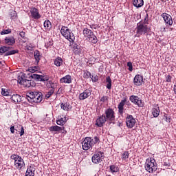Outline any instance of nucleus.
<instances>
[{"instance_id": "obj_11", "label": "nucleus", "mask_w": 176, "mask_h": 176, "mask_svg": "<svg viewBox=\"0 0 176 176\" xmlns=\"http://www.w3.org/2000/svg\"><path fill=\"white\" fill-rule=\"evenodd\" d=\"M107 122H108V120L105 118V115L102 114L96 119L95 125L97 127H103Z\"/></svg>"}, {"instance_id": "obj_57", "label": "nucleus", "mask_w": 176, "mask_h": 176, "mask_svg": "<svg viewBox=\"0 0 176 176\" xmlns=\"http://www.w3.org/2000/svg\"><path fill=\"white\" fill-rule=\"evenodd\" d=\"M161 31H162V32H166V28H161Z\"/></svg>"}, {"instance_id": "obj_41", "label": "nucleus", "mask_w": 176, "mask_h": 176, "mask_svg": "<svg viewBox=\"0 0 176 176\" xmlns=\"http://www.w3.org/2000/svg\"><path fill=\"white\" fill-rule=\"evenodd\" d=\"M127 102L126 98H124L121 102L119 103L118 108H124V105H126V102Z\"/></svg>"}, {"instance_id": "obj_50", "label": "nucleus", "mask_w": 176, "mask_h": 176, "mask_svg": "<svg viewBox=\"0 0 176 176\" xmlns=\"http://www.w3.org/2000/svg\"><path fill=\"white\" fill-rule=\"evenodd\" d=\"M173 77H171L170 75H168L166 76V82H171V79Z\"/></svg>"}, {"instance_id": "obj_53", "label": "nucleus", "mask_w": 176, "mask_h": 176, "mask_svg": "<svg viewBox=\"0 0 176 176\" xmlns=\"http://www.w3.org/2000/svg\"><path fill=\"white\" fill-rule=\"evenodd\" d=\"M19 35H20L21 38H25V32H24L23 31L19 33Z\"/></svg>"}, {"instance_id": "obj_38", "label": "nucleus", "mask_w": 176, "mask_h": 176, "mask_svg": "<svg viewBox=\"0 0 176 176\" xmlns=\"http://www.w3.org/2000/svg\"><path fill=\"white\" fill-rule=\"evenodd\" d=\"M10 16L12 20H16L17 19V12L15 10H11L10 12Z\"/></svg>"}, {"instance_id": "obj_63", "label": "nucleus", "mask_w": 176, "mask_h": 176, "mask_svg": "<svg viewBox=\"0 0 176 176\" xmlns=\"http://www.w3.org/2000/svg\"><path fill=\"white\" fill-rule=\"evenodd\" d=\"M0 43H1V41H0Z\"/></svg>"}, {"instance_id": "obj_15", "label": "nucleus", "mask_w": 176, "mask_h": 176, "mask_svg": "<svg viewBox=\"0 0 176 176\" xmlns=\"http://www.w3.org/2000/svg\"><path fill=\"white\" fill-rule=\"evenodd\" d=\"M65 128L58 126L57 125L55 126H52L50 127V131L52 133L55 132V133H60V131H63L64 134H67V131L65 130Z\"/></svg>"}, {"instance_id": "obj_47", "label": "nucleus", "mask_w": 176, "mask_h": 176, "mask_svg": "<svg viewBox=\"0 0 176 176\" xmlns=\"http://www.w3.org/2000/svg\"><path fill=\"white\" fill-rule=\"evenodd\" d=\"M38 66H34V67H30L29 68V71L30 72H32V74H34V72H35L36 71H38Z\"/></svg>"}, {"instance_id": "obj_54", "label": "nucleus", "mask_w": 176, "mask_h": 176, "mask_svg": "<svg viewBox=\"0 0 176 176\" xmlns=\"http://www.w3.org/2000/svg\"><path fill=\"white\" fill-rule=\"evenodd\" d=\"M20 135H21V137L24 135V127L23 126H21V128Z\"/></svg>"}, {"instance_id": "obj_10", "label": "nucleus", "mask_w": 176, "mask_h": 176, "mask_svg": "<svg viewBox=\"0 0 176 176\" xmlns=\"http://www.w3.org/2000/svg\"><path fill=\"white\" fill-rule=\"evenodd\" d=\"M126 127L128 129H133L135 126V119L133 117L132 115L127 114L126 118Z\"/></svg>"}, {"instance_id": "obj_48", "label": "nucleus", "mask_w": 176, "mask_h": 176, "mask_svg": "<svg viewBox=\"0 0 176 176\" xmlns=\"http://www.w3.org/2000/svg\"><path fill=\"white\" fill-rule=\"evenodd\" d=\"M164 118H165V120L167 123H170L171 122V117L167 116V114H164Z\"/></svg>"}, {"instance_id": "obj_21", "label": "nucleus", "mask_w": 176, "mask_h": 176, "mask_svg": "<svg viewBox=\"0 0 176 176\" xmlns=\"http://www.w3.org/2000/svg\"><path fill=\"white\" fill-rule=\"evenodd\" d=\"M36 93V92H30L26 95V99L30 104H34Z\"/></svg>"}, {"instance_id": "obj_49", "label": "nucleus", "mask_w": 176, "mask_h": 176, "mask_svg": "<svg viewBox=\"0 0 176 176\" xmlns=\"http://www.w3.org/2000/svg\"><path fill=\"white\" fill-rule=\"evenodd\" d=\"M127 67H129V71L131 72V71H133V63L131 62H128Z\"/></svg>"}, {"instance_id": "obj_6", "label": "nucleus", "mask_w": 176, "mask_h": 176, "mask_svg": "<svg viewBox=\"0 0 176 176\" xmlns=\"http://www.w3.org/2000/svg\"><path fill=\"white\" fill-rule=\"evenodd\" d=\"M104 118L107 119V122L112 123L115 122V111L111 108H109L104 111Z\"/></svg>"}, {"instance_id": "obj_37", "label": "nucleus", "mask_w": 176, "mask_h": 176, "mask_svg": "<svg viewBox=\"0 0 176 176\" xmlns=\"http://www.w3.org/2000/svg\"><path fill=\"white\" fill-rule=\"evenodd\" d=\"M46 86L47 89H52L54 90L56 89V84H54L52 80L48 81L46 84Z\"/></svg>"}, {"instance_id": "obj_5", "label": "nucleus", "mask_w": 176, "mask_h": 176, "mask_svg": "<svg viewBox=\"0 0 176 176\" xmlns=\"http://www.w3.org/2000/svg\"><path fill=\"white\" fill-rule=\"evenodd\" d=\"M18 83L24 86L25 87H35V82L28 79H24V75L18 76Z\"/></svg>"}, {"instance_id": "obj_56", "label": "nucleus", "mask_w": 176, "mask_h": 176, "mask_svg": "<svg viewBox=\"0 0 176 176\" xmlns=\"http://www.w3.org/2000/svg\"><path fill=\"white\" fill-rule=\"evenodd\" d=\"M10 129L11 133L14 134V126H12Z\"/></svg>"}, {"instance_id": "obj_17", "label": "nucleus", "mask_w": 176, "mask_h": 176, "mask_svg": "<svg viewBox=\"0 0 176 176\" xmlns=\"http://www.w3.org/2000/svg\"><path fill=\"white\" fill-rule=\"evenodd\" d=\"M91 96V90L89 89H85L82 93L80 94V100H86L87 97Z\"/></svg>"}, {"instance_id": "obj_4", "label": "nucleus", "mask_w": 176, "mask_h": 176, "mask_svg": "<svg viewBox=\"0 0 176 176\" xmlns=\"http://www.w3.org/2000/svg\"><path fill=\"white\" fill-rule=\"evenodd\" d=\"M11 159L12 160H14V166L17 170H20L21 168H23V166H25V164L24 163V160L20 155H17L16 154H13L11 155Z\"/></svg>"}, {"instance_id": "obj_25", "label": "nucleus", "mask_w": 176, "mask_h": 176, "mask_svg": "<svg viewBox=\"0 0 176 176\" xmlns=\"http://www.w3.org/2000/svg\"><path fill=\"white\" fill-rule=\"evenodd\" d=\"M93 34H94V32H93V31H91V30H90L89 28H84V30H83V35L85 36H87V38H89Z\"/></svg>"}, {"instance_id": "obj_19", "label": "nucleus", "mask_w": 176, "mask_h": 176, "mask_svg": "<svg viewBox=\"0 0 176 176\" xmlns=\"http://www.w3.org/2000/svg\"><path fill=\"white\" fill-rule=\"evenodd\" d=\"M67 123V117H61V116H59L58 117V120H56V124L58 126H64Z\"/></svg>"}, {"instance_id": "obj_7", "label": "nucleus", "mask_w": 176, "mask_h": 176, "mask_svg": "<svg viewBox=\"0 0 176 176\" xmlns=\"http://www.w3.org/2000/svg\"><path fill=\"white\" fill-rule=\"evenodd\" d=\"M91 138L86 137L84 141L82 142V149L83 151H89V149L92 148L94 145L91 143Z\"/></svg>"}, {"instance_id": "obj_13", "label": "nucleus", "mask_w": 176, "mask_h": 176, "mask_svg": "<svg viewBox=\"0 0 176 176\" xmlns=\"http://www.w3.org/2000/svg\"><path fill=\"white\" fill-rule=\"evenodd\" d=\"M133 83L135 86H142V83H144V76L140 74L136 75L133 78Z\"/></svg>"}, {"instance_id": "obj_1", "label": "nucleus", "mask_w": 176, "mask_h": 176, "mask_svg": "<svg viewBox=\"0 0 176 176\" xmlns=\"http://www.w3.org/2000/svg\"><path fill=\"white\" fill-rule=\"evenodd\" d=\"M145 168L148 173H150V174L155 173V171L157 170V164L156 163V160L153 158L147 159L145 163Z\"/></svg>"}, {"instance_id": "obj_36", "label": "nucleus", "mask_w": 176, "mask_h": 176, "mask_svg": "<svg viewBox=\"0 0 176 176\" xmlns=\"http://www.w3.org/2000/svg\"><path fill=\"white\" fill-rule=\"evenodd\" d=\"M111 173H118L119 171V166L113 164L109 166Z\"/></svg>"}, {"instance_id": "obj_32", "label": "nucleus", "mask_w": 176, "mask_h": 176, "mask_svg": "<svg viewBox=\"0 0 176 176\" xmlns=\"http://www.w3.org/2000/svg\"><path fill=\"white\" fill-rule=\"evenodd\" d=\"M42 101V96L41 95V93L36 92L34 102L38 103L41 102Z\"/></svg>"}, {"instance_id": "obj_16", "label": "nucleus", "mask_w": 176, "mask_h": 176, "mask_svg": "<svg viewBox=\"0 0 176 176\" xmlns=\"http://www.w3.org/2000/svg\"><path fill=\"white\" fill-rule=\"evenodd\" d=\"M102 157V153L98 152L96 154L92 156L91 160L93 163H95V164H97L98 163H101L102 162V160L101 157Z\"/></svg>"}, {"instance_id": "obj_39", "label": "nucleus", "mask_w": 176, "mask_h": 176, "mask_svg": "<svg viewBox=\"0 0 176 176\" xmlns=\"http://www.w3.org/2000/svg\"><path fill=\"white\" fill-rule=\"evenodd\" d=\"M1 94L2 96H4V97H10L9 91L5 88L1 89Z\"/></svg>"}, {"instance_id": "obj_59", "label": "nucleus", "mask_w": 176, "mask_h": 176, "mask_svg": "<svg viewBox=\"0 0 176 176\" xmlns=\"http://www.w3.org/2000/svg\"><path fill=\"white\" fill-rule=\"evenodd\" d=\"M125 104L126 105H131V104L130 103V101H126V102H125Z\"/></svg>"}, {"instance_id": "obj_29", "label": "nucleus", "mask_w": 176, "mask_h": 176, "mask_svg": "<svg viewBox=\"0 0 176 176\" xmlns=\"http://www.w3.org/2000/svg\"><path fill=\"white\" fill-rule=\"evenodd\" d=\"M60 107L63 111H69V109H72V106L69 103H62Z\"/></svg>"}, {"instance_id": "obj_22", "label": "nucleus", "mask_w": 176, "mask_h": 176, "mask_svg": "<svg viewBox=\"0 0 176 176\" xmlns=\"http://www.w3.org/2000/svg\"><path fill=\"white\" fill-rule=\"evenodd\" d=\"M35 170H34V166H30L28 168L25 175V176H34L35 173H34Z\"/></svg>"}, {"instance_id": "obj_34", "label": "nucleus", "mask_w": 176, "mask_h": 176, "mask_svg": "<svg viewBox=\"0 0 176 176\" xmlns=\"http://www.w3.org/2000/svg\"><path fill=\"white\" fill-rule=\"evenodd\" d=\"M10 49H11L10 47H6V46L0 47V54H3V53H8V52H9Z\"/></svg>"}, {"instance_id": "obj_55", "label": "nucleus", "mask_w": 176, "mask_h": 176, "mask_svg": "<svg viewBox=\"0 0 176 176\" xmlns=\"http://www.w3.org/2000/svg\"><path fill=\"white\" fill-rule=\"evenodd\" d=\"M118 108L119 113L122 115V113H123V109H124V108H122V107H118Z\"/></svg>"}, {"instance_id": "obj_20", "label": "nucleus", "mask_w": 176, "mask_h": 176, "mask_svg": "<svg viewBox=\"0 0 176 176\" xmlns=\"http://www.w3.org/2000/svg\"><path fill=\"white\" fill-rule=\"evenodd\" d=\"M60 83H72V77L70 75H67L65 77H63L60 80Z\"/></svg>"}, {"instance_id": "obj_9", "label": "nucleus", "mask_w": 176, "mask_h": 176, "mask_svg": "<svg viewBox=\"0 0 176 176\" xmlns=\"http://www.w3.org/2000/svg\"><path fill=\"white\" fill-rule=\"evenodd\" d=\"M30 76L32 79H35V80H37L38 82H47V80L50 79L49 76H43L35 74H31Z\"/></svg>"}, {"instance_id": "obj_51", "label": "nucleus", "mask_w": 176, "mask_h": 176, "mask_svg": "<svg viewBox=\"0 0 176 176\" xmlns=\"http://www.w3.org/2000/svg\"><path fill=\"white\" fill-rule=\"evenodd\" d=\"M107 100H108V96H103L101 98L100 101L102 102H105V101H107Z\"/></svg>"}, {"instance_id": "obj_58", "label": "nucleus", "mask_w": 176, "mask_h": 176, "mask_svg": "<svg viewBox=\"0 0 176 176\" xmlns=\"http://www.w3.org/2000/svg\"><path fill=\"white\" fill-rule=\"evenodd\" d=\"M26 49H28V50H32V47H31V46H26Z\"/></svg>"}, {"instance_id": "obj_33", "label": "nucleus", "mask_w": 176, "mask_h": 176, "mask_svg": "<svg viewBox=\"0 0 176 176\" xmlns=\"http://www.w3.org/2000/svg\"><path fill=\"white\" fill-rule=\"evenodd\" d=\"M54 65L56 67H61L63 65V58L58 57L54 60Z\"/></svg>"}, {"instance_id": "obj_40", "label": "nucleus", "mask_w": 176, "mask_h": 176, "mask_svg": "<svg viewBox=\"0 0 176 176\" xmlns=\"http://www.w3.org/2000/svg\"><path fill=\"white\" fill-rule=\"evenodd\" d=\"M17 53H19V51L17 50L7 51V52L4 54V56H12V55L16 54Z\"/></svg>"}, {"instance_id": "obj_24", "label": "nucleus", "mask_w": 176, "mask_h": 176, "mask_svg": "<svg viewBox=\"0 0 176 176\" xmlns=\"http://www.w3.org/2000/svg\"><path fill=\"white\" fill-rule=\"evenodd\" d=\"M133 6L142 8V6H144V0H133Z\"/></svg>"}, {"instance_id": "obj_26", "label": "nucleus", "mask_w": 176, "mask_h": 176, "mask_svg": "<svg viewBox=\"0 0 176 176\" xmlns=\"http://www.w3.org/2000/svg\"><path fill=\"white\" fill-rule=\"evenodd\" d=\"M44 28L47 31H50L52 30V22L49 20H45L43 23Z\"/></svg>"}, {"instance_id": "obj_2", "label": "nucleus", "mask_w": 176, "mask_h": 176, "mask_svg": "<svg viewBox=\"0 0 176 176\" xmlns=\"http://www.w3.org/2000/svg\"><path fill=\"white\" fill-rule=\"evenodd\" d=\"M60 33L62 34L63 36L67 39L69 42H75V36L72 31L68 28L67 26H62Z\"/></svg>"}, {"instance_id": "obj_18", "label": "nucleus", "mask_w": 176, "mask_h": 176, "mask_svg": "<svg viewBox=\"0 0 176 176\" xmlns=\"http://www.w3.org/2000/svg\"><path fill=\"white\" fill-rule=\"evenodd\" d=\"M5 43L6 45H9L10 46H13L14 43H16V39H14V37L10 36V37H6L4 39Z\"/></svg>"}, {"instance_id": "obj_31", "label": "nucleus", "mask_w": 176, "mask_h": 176, "mask_svg": "<svg viewBox=\"0 0 176 176\" xmlns=\"http://www.w3.org/2000/svg\"><path fill=\"white\" fill-rule=\"evenodd\" d=\"M34 57L35 58L36 63L38 64L39 61H41V53L39 52V51L36 50L34 52Z\"/></svg>"}, {"instance_id": "obj_8", "label": "nucleus", "mask_w": 176, "mask_h": 176, "mask_svg": "<svg viewBox=\"0 0 176 176\" xmlns=\"http://www.w3.org/2000/svg\"><path fill=\"white\" fill-rule=\"evenodd\" d=\"M129 101L132 102L133 104H135V105H138L140 108H142L144 107V104H142V100L138 96L132 95L129 98Z\"/></svg>"}, {"instance_id": "obj_12", "label": "nucleus", "mask_w": 176, "mask_h": 176, "mask_svg": "<svg viewBox=\"0 0 176 176\" xmlns=\"http://www.w3.org/2000/svg\"><path fill=\"white\" fill-rule=\"evenodd\" d=\"M30 12L32 19H34L35 20H38V19H41V16L39 14V10L36 8L32 7Z\"/></svg>"}, {"instance_id": "obj_61", "label": "nucleus", "mask_w": 176, "mask_h": 176, "mask_svg": "<svg viewBox=\"0 0 176 176\" xmlns=\"http://www.w3.org/2000/svg\"><path fill=\"white\" fill-rule=\"evenodd\" d=\"M0 64H2V62H0Z\"/></svg>"}, {"instance_id": "obj_44", "label": "nucleus", "mask_w": 176, "mask_h": 176, "mask_svg": "<svg viewBox=\"0 0 176 176\" xmlns=\"http://www.w3.org/2000/svg\"><path fill=\"white\" fill-rule=\"evenodd\" d=\"M130 154L129 153V151H125L124 153L122 155V160H126V159H129V156Z\"/></svg>"}, {"instance_id": "obj_27", "label": "nucleus", "mask_w": 176, "mask_h": 176, "mask_svg": "<svg viewBox=\"0 0 176 176\" xmlns=\"http://www.w3.org/2000/svg\"><path fill=\"white\" fill-rule=\"evenodd\" d=\"M74 52L75 54H82V48L78 44L74 45Z\"/></svg>"}, {"instance_id": "obj_42", "label": "nucleus", "mask_w": 176, "mask_h": 176, "mask_svg": "<svg viewBox=\"0 0 176 176\" xmlns=\"http://www.w3.org/2000/svg\"><path fill=\"white\" fill-rule=\"evenodd\" d=\"M91 142L92 143V145H96L97 142H100V138L97 136H94V138H91Z\"/></svg>"}, {"instance_id": "obj_45", "label": "nucleus", "mask_w": 176, "mask_h": 176, "mask_svg": "<svg viewBox=\"0 0 176 176\" xmlns=\"http://www.w3.org/2000/svg\"><path fill=\"white\" fill-rule=\"evenodd\" d=\"M10 32H12L10 29L3 30V31L1 32V35H8V34H10Z\"/></svg>"}, {"instance_id": "obj_30", "label": "nucleus", "mask_w": 176, "mask_h": 176, "mask_svg": "<svg viewBox=\"0 0 176 176\" xmlns=\"http://www.w3.org/2000/svg\"><path fill=\"white\" fill-rule=\"evenodd\" d=\"M88 39H89V42H91V43H94V45L98 42V39L97 38V36L94 35V33H93L91 36H89Z\"/></svg>"}, {"instance_id": "obj_23", "label": "nucleus", "mask_w": 176, "mask_h": 176, "mask_svg": "<svg viewBox=\"0 0 176 176\" xmlns=\"http://www.w3.org/2000/svg\"><path fill=\"white\" fill-rule=\"evenodd\" d=\"M11 100L13 102H21V96L19 94H14L11 96Z\"/></svg>"}, {"instance_id": "obj_3", "label": "nucleus", "mask_w": 176, "mask_h": 176, "mask_svg": "<svg viewBox=\"0 0 176 176\" xmlns=\"http://www.w3.org/2000/svg\"><path fill=\"white\" fill-rule=\"evenodd\" d=\"M149 32V28H148V25H144L141 23H138L137 27H136V34L135 36H138L140 38L141 35H145V34H148Z\"/></svg>"}, {"instance_id": "obj_14", "label": "nucleus", "mask_w": 176, "mask_h": 176, "mask_svg": "<svg viewBox=\"0 0 176 176\" xmlns=\"http://www.w3.org/2000/svg\"><path fill=\"white\" fill-rule=\"evenodd\" d=\"M162 17L164 19L166 25H173V18L171 15L164 12L162 14Z\"/></svg>"}, {"instance_id": "obj_62", "label": "nucleus", "mask_w": 176, "mask_h": 176, "mask_svg": "<svg viewBox=\"0 0 176 176\" xmlns=\"http://www.w3.org/2000/svg\"><path fill=\"white\" fill-rule=\"evenodd\" d=\"M144 20H146V17L145 18V19Z\"/></svg>"}, {"instance_id": "obj_60", "label": "nucleus", "mask_w": 176, "mask_h": 176, "mask_svg": "<svg viewBox=\"0 0 176 176\" xmlns=\"http://www.w3.org/2000/svg\"><path fill=\"white\" fill-rule=\"evenodd\" d=\"M146 17H148V14H146Z\"/></svg>"}, {"instance_id": "obj_46", "label": "nucleus", "mask_w": 176, "mask_h": 176, "mask_svg": "<svg viewBox=\"0 0 176 176\" xmlns=\"http://www.w3.org/2000/svg\"><path fill=\"white\" fill-rule=\"evenodd\" d=\"M54 93V89H51L50 91L47 92V94H45L46 98H50V97L53 96Z\"/></svg>"}, {"instance_id": "obj_28", "label": "nucleus", "mask_w": 176, "mask_h": 176, "mask_svg": "<svg viewBox=\"0 0 176 176\" xmlns=\"http://www.w3.org/2000/svg\"><path fill=\"white\" fill-rule=\"evenodd\" d=\"M106 87L107 89H108L109 90H111V89H112V80H111V77L110 76H107L106 78Z\"/></svg>"}, {"instance_id": "obj_52", "label": "nucleus", "mask_w": 176, "mask_h": 176, "mask_svg": "<svg viewBox=\"0 0 176 176\" xmlns=\"http://www.w3.org/2000/svg\"><path fill=\"white\" fill-rule=\"evenodd\" d=\"M91 79L93 82H97V80H98V77L97 76L94 77L93 76H91Z\"/></svg>"}, {"instance_id": "obj_35", "label": "nucleus", "mask_w": 176, "mask_h": 176, "mask_svg": "<svg viewBox=\"0 0 176 176\" xmlns=\"http://www.w3.org/2000/svg\"><path fill=\"white\" fill-rule=\"evenodd\" d=\"M152 113L154 118H157V116H159L160 113V109H159V107L153 109Z\"/></svg>"}, {"instance_id": "obj_43", "label": "nucleus", "mask_w": 176, "mask_h": 176, "mask_svg": "<svg viewBox=\"0 0 176 176\" xmlns=\"http://www.w3.org/2000/svg\"><path fill=\"white\" fill-rule=\"evenodd\" d=\"M83 78L85 79H89V78H91V73L89 71H85L83 74Z\"/></svg>"}]
</instances>
